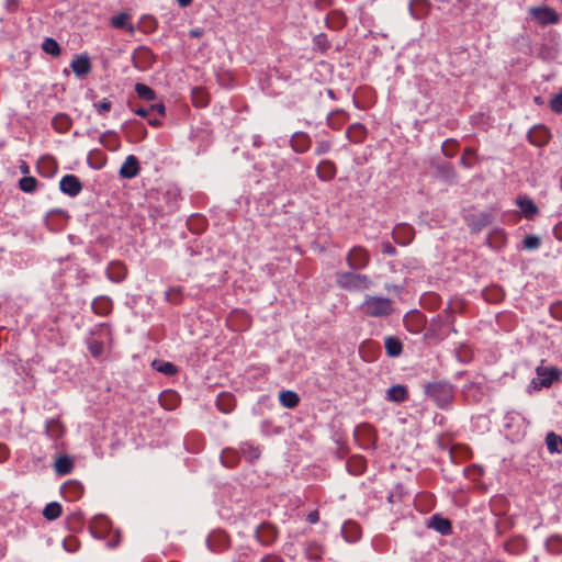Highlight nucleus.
<instances>
[{
	"label": "nucleus",
	"instance_id": "a18cd8bd",
	"mask_svg": "<svg viewBox=\"0 0 562 562\" xmlns=\"http://www.w3.org/2000/svg\"><path fill=\"white\" fill-rule=\"evenodd\" d=\"M42 49L47 55H50L53 57H58L61 54V48L56 40L53 37H45L42 43Z\"/></svg>",
	"mask_w": 562,
	"mask_h": 562
},
{
	"label": "nucleus",
	"instance_id": "c756f323",
	"mask_svg": "<svg viewBox=\"0 0 562 562\" xmlns=\"http://www.w3.org/2000/svg\"><path fill=\"white\" fill-rule=\"evenodd\" d=\"M239 450L243 457L250 463L258 460L261 454L260 447L250 441L241 442Z\"/></svg>",
	"mask_w": 562,
	"mask_h": 562
},
{
	"label": "nucleus",
	"instance_id": "f8f14e48",
	"mask_svg": "<svg viewBox=\"0 0 562 562\" xmlns=\"http://www.w3.org/2000/svg\"><path fill=\"white\" fill-rule=\"evenodd\" d=\"M59 189L69 196H77L82 190V183L75 175H65L59 181Z\"/></svg>",
	"mask_w": 562,
	"mask_h": 562
},
{
	"label": "nucleus",
	"instance_id": "37998d69",
	"mask_svg": "<svg viewBox=\"0 0 562 562\" xmlns=\"http://www.w3.org/2000/svg\"><path fill=\"white\" fill-rule=\"evenodd\" d=\"M324 553L323 546L317 541H310L305 546V555L308 560L317 561Z\"/></svg>",
	"mask_w": 562,
	"mask_h": 562
},
{
	"label": "nucleus",
	"instance_id": "69168bd1",
	"mask_svg": "<svg viewBox=\"0 0 562 562\" xmlns=\"http://www.w3.org/2000/svg\"><path fill=\"white\" fill-rule=\"evenodd\" d=\"M306 520L310 524H312V525L318 522L319 521V513H318V510L315 509V510H312L311 513H308L307 516H306Z\"/></svg>",
	"mask_w": 562,
	"mask_h": 562
},
{
	"label": "nucleus",
	"instance_id": "b1692460",
	"mask_svg": "<svg viewBox=\"0 0 562 562\" xmlns=\"http://www.w3.org/2000/svg\"><path fill=\"white\" fill-rule=\"evenodd\" d=\"M206 543L212 552H221L228 546V539L226 533L218 531L211 533L206 540Z\"/></svg>",
	"mask_w": 562,
	"mask_h": 562
},
{
	"label": "nucleus",
	"instance_id": "bb28decb",
	"mask_svg": "<svg viewBox=\"0 0 562 562\" xmlns=\"http://www.w3.org/2000/svg\"><path fill=\"white\" fill-rule=\"evenodd\" d=\"M341 535L347 542L353 543L361 537L360 526L355 521H346L341 527Z\"/></svg>",
	"mask_w": 562,
	"mask_h": 562
},
{
	"label": "nucleus",
	"instance_id": "412c9836",
	"mask_svg": "<svg viewBox=\"0 0 562 562\" xmlns=\"http://www.w3.org/2000/svg\"><path fill=\"white\" fill-rule=\"evenodd\" d=\"M91 308L95 315L106 316L113 310V301L106 295H99L92 301Z\"/></svg>",
	"mask_w": 562,
	"mask_h": 562
},
{
	"label": "nucleus",
	"instance_id": "4be33fe9",
	"mask_svg": "<svg viewBox=\"0 0 562 562\" xmlns=\"http://www.w3.org/2000/svg\"><path fill=\"white\" fill-rule=\"evenodd\" d=\"M316 175L322 181H330L337 175V167L334 161L323 159L316 167Z\"/></svg>",
	"mask_w": 562,
	"mask_h": 562
},
{
	"label": "nucleus",
	"instance_id": "a878e982",
	"mask_svg": "<svg viewBox=\"0 0 562 562\" xmlns=\"http://www.w3.org/2000/svg\"><path fill=\"white\" fill-rule=\"evenodd\" d=\"M256 537L261 544L270 546L277 538V530L274 527L263 524L257 529Z\"/></svg>",
	"mask_w": 562,
	"mask_h": 562
},
{
	"label": "nucleus",
	"instance_id": "ddd939ff",
	"mask_svg": "<svg viewBox=\"0 0 562 562\" xmlns=\"http://www.w3.org/2000/svg\"><path fill=\"white\" fill-rule=\"evenodd\" d=\"M60 494L67 502H76L83 494V486L79 481L69 480L60 487Z\"/></svg>",
	"mask_w": 562,
	"mask_h": 562
},
{
	"label": "nucleus",
	"instance_id": "09e8293b",
	"mask_svg": "<svg viewBox=\"0 0 562 562\" xmlns=\"http://www.w3.org/2000/svg\"><path fill=\"white\" fill-rule=\"evenodd\" d=\"M135 92L144 101H154L156 99V92L145 83H136Z\"/></svg>",
	"mask_w": 562,
	"mask_h": 562
},
{
	"label": "nucleus",
	"instance_id": "338daca9",
	"mask_svg": "<svg viewBox=\"0 0 562 562\" xmlns=\"http://www.w3.org/2000/svg\"><path fill=\"white\" fill-rule=\"evenodd\" d=\"M260 562H284L283 559L277 554H267L265 555Z\"/></svg>",
	"mask_w": 562,
	"mask_h": 562
},
{
	"label": "nucleus",
	"instance_id": "bf43d9fd",
	"mask_svg": "<svg viewBox=\"0 0 562 562\" xmlns=\"http://www.w3.org/2000/svg\"><path fill=\"white\" fill-rule=\"evenodd\" d=\"M550 108L554 113H562V91L551 99Z\"/></svg>",
	"mask_w": 562,
	"mask_h": 562
},
{
	"label": "nucleus",
	"instance_id": "f704fd0d",
	"mask_svg": "<svg viewBox=\"0 0 562 562\" xmlns=\"http://www.w3.org/2000/svg\"><path fill=\"white\" fill-rule=\"evenodd\" d=\"M72 121L69 115L65 113L56 114L52 120L53 128L58 133H66L70 130Z\"/></svg>",
	"mask_w": 562,
	"mask_h": 562
},
{
	"label": "nucleus",
	"instance_id": "052dcab7",
	"mask_svg": "<svg viewBox=\"0 0 562 562\" xmlns=\"http://www.w3.org/2000/svg\"><path fill=\"white\" fill-rule=\"evenodd\" d=\"M331 149V142L318 140L315 147V155L321 156L328 153Z\"/></svg>",
	"mask_w": 562,
	"mask_h": 562
},
{
	"label": "nucleus",
	"instance_id": "13d9d810",
	"mask_svg": "<svg viewBox=\"0 0 562 562\" xmlns=\"http://www.w3.org/2000/svg\"><path fill=\"white\" fill-rule=\"evenodd\" d=\"M458 148V144L454 139H447L442 144V153L447 157H453Z\"/></svg>",
	"mask_w": 562,
	"mask_h": 562
},
{
	"label": "nucleus",
	"instance_id": "1a4fd4ad",
	"mask_svg": "<svg viewBox=\"0 0 562 562\" xmlns=\"http://www.w3.org/2000/svg\"><path fill=\"white\" fill-rule=\"evenodd\" d=\"M454 316L450 306L446 307L442 313L438 314L431 321V328L438 325L437 335L438 336H447L450 330L456 333L453 328Z\"/></svg>",
	"mask_w": 562,
	"mask_h": 562
},
{
	"label": "nucleus",
	"instance_id": "6ab92c4d",
	"mask_svg": "<svg viewBox=\"0 0 562 562\" xmlns=\"http://www.w3.org/2000/svg\"><path fill=\"white\" fill-rule=\"evenodd\" d=\"M290 144L295 153L303 154L311 148L312 139L305 132H295L290 139Z\"/></svg>",
	"mask_w": 562,
	"mask_h": 562
},
{
	"label": "nucleus",
	"instance_id": "4d7b16f0",
	"mask_svg": "<svg viewBox=\"0 0 562 562\" xmlns=\"http://www.w3.org/2000/svg\"><path fill=\"white\" fill-rule=\"evenodd\" d=\"M94 110L100 115H104L105 113L110 112L112 109V102L108 98H103L101 101L93 103Z\"/></svg>",
	"mask_w": 562,
	"mask_h": 562
},
{
	"label": "nucleus",
	"instance_id": "8fccbe9b",
	"mask_svg": "<svg viewBox=\"0 0 562 562\" xmlns=\"http://www.w3.org/2000/svg\"><path fill=\"white\" fill-rule=\"evenodd\" d=\"M546 548L552 554L562 553V537L558 535L550 536L546 541Z\"/></svg>",
	"mask_w": 562,
	"mask_h": 562
},
{
	"label": "nucleus",
	"instance_id": "f03ea898",
	"mask_svg": "<svg viewBox=\"0 0 562 562\" xmlns=\"http://www.w3.org/2000/svg\"><path fill=\"white\" fill-rule=\"evenodd\" d=\"M360 312L368 317L385 318L393 314L394 303L391 299L380 295H366L359 305Z\"/></svg>",
	"mask_w": 562,
	"mask_h": 562
},
{
	"label": "nucleus",
	"instance_id": "774afa93",
	"mask_svg": "<svg viewBox=\"0 0 562 562\" xmlns=\"http://www.w3.org/2000/svg\"><path fill=\"white\" fill-rule=\"evenodd\" d=\"M553 235L558 240L562 241V223H559L553 228Z\"/></svg>",
	"mask_w": 562,
	"mask_h": 562
},
{
	"label": "nucleus",
	"instance_id": "3c124183",
	"mask_svg": "<svg viewBox=\"0 0 562 562\" xmlns=\"http://www.w3.org/2000/svg\"><path fill=\"white\" fill-rule=\"evenodd\" d=\"M160 404L167 409H173L178 403V395L172 391H165L159 397Z\"/></svg>",
	"mask_w": 562,
	"mask_h": 562
},
{
	"label": "nucleus",
	"instance_id": "4c0bfd02",
	"mask_svg": "<svg viewBox=\"0 0 562 562\" xmlns=\"http://www.w3.org/2000/svg\"><path fill=\"white\" fill-rule=\"evenodd\" d=\"M349 119V115L342 110L333 111L327 116V125L333 130H339Z\"/></svg>",
	"mask_w": 562,
	"mask_h": 562
},
{
	"label": "nucleus",
	"instance_id": "6e6d98bb",
	"mask_svg": "<svg viewBox=\"0 0 562 562\" xmlns=\"http://www.w3.org/2000/svg\"><path fill=\"white\" fill-rule=\"evenodd\" d=\"M541 246V238L536 235H527L522 240V248L527 250H536Z\"/></svg>",
	"mask_w": 562,
	"mask_h": 562
},
{
	"label": "nucleus",
	"instance_id": "de8ad7c7",
	"mask_svg": "<svg viewBox=\"0 0 562 562\" xmlns=\"http://www.w3.org/2000/svg\"><path fill=\"white\" fill-rule=\"evenodd\" d=\"M476 157H477L476 149H474L472 147H467L463 150V154L460 159V164L463 168L470 169L474 166Z\"/></svg>",
	"mask_w": 562,
	"mask_h": 562
},
{
	"label": "nucleus",
	"instance_id": "423d86ee",
	"mask_svg": "<svg viewBox=\"0 0 562 562\" xmlns=\"http://www.w3.org/2000/svg\"><path fill=\"white\" fill-rule=\"evenodd\" d=\"M156 60L155 54L147 46H138L132 54V64L139 71L150 69Z\"/></svg>",
	"mask_w": 562,
	"mask_h": 562
},
{
	"label": "nucleus",
	"instance_id": "5fc2aeb1",
	"mask_svg": "<svg viewBox=\"0 0 562 562\" xmlns=\"http://www.w3.org/2000/svg\"><path fill=\"white\" fill-rule=\"evenodd\" d=\"M313 46H314L315 50L325 53L330 47V43H329L327 36L325 34L321 33V34H317L314 36Z\"/></svg>",
	"mask_w": 562,
	"mask_h": 562
},
{
	"label": "nucleus",
	"instance_id": "9d476101",
	"mask_svg": "<svg viewBox=\"0 0 562 562\" xmlns=\"http://www.w3.org/2000/svg\"><path fill=\"white\" fill-rule=\"evenodd\" d=\"M164 204H159L157 212L159 214L172 213L179 206L180 191L177 188H170L161 193Z\"/></svg>",
	"mask_w": 562,
	"mask_h": 562
},
{
	"label": "nucleus",
	"instance_id": "5701e85b",
	"mask_svg": "<svg viewBox=\"0 0 562 562\" xmlns=\"http://www.w3.org/2000/svg\"><path fill=\"white\" fill-rule=\"evenodd\" d=\"M414 236L412 226L406 224H398L395 226L392 233L394 241L398 245L405 246L411 243Z\"/></svg>",
	"mask_w": 562,
	"mask_h": 562
},
{
	"label": "nucleus",
	"instance_id": "cd10ccee",
	"mask_svg": "<svg viewBox=\"0 0 562 562\" xmlns=\"http://www.w3.org/2000/svg\"><path fill=\"white\" fill-rule=\"evenodd\" d=\"M517 205L527 220H533V217L539 213L538 206L528 196L518 198Z\"/></svg>",
	"mask_w": 562,
	"mask_h": 562
},
{
	"label": "nucleus",
	"instance_id": "72a5a7b5",
	"mask_svg": "<svg viewBox=\"0 0 562 562\" xmlns=\"http://www.w3.org/2000/svg\"><path fill=\"white\" fill-rule=\"evenodd\" d=\"M54 469L58 475L69 474L74 469V460L67 454L59 456L54 463Z\"/></svg>",
	"mask_w": 562,
	"mask_h": 562
},
{
	"label": "nucleus",
	"instance_id": "aec40b11",
	"mask_svg": "<svg viewBox=\"0 0 562 562\" xmlns=\"http://www.w3.org/2000/svg\"><path fill=\"white\" fill-rule=\"evenodd\" d=\"M99 143L110 151H117L121 148V138L113 130H108L99 136Z\"/></svg>",
	"mask_w": 562,
	"mask_h": 562
},
{
	"label": "nucleus",
	"instance_id": "79ce46f5",
	"mask_svg": "<svg viewBox=\"0 0 562 562\" xmlns=\"http://www.w3.org/2000/svg\"><path fill=\"white\" fill-rule=\"evenodd\" d=\"M546 445L548 451L553 453H561L562 452V437L557 435L553 431H550L546 436Z\"/></svg>",
	"mask_w": 562,
	"mask_h": 562
},
{
	"label": "nucleus",
	"instance_id": "7ed1b4c3",
	"mask_svg": "<svg viewBox=\"0 0 562 562\" xmlns=\"http://www.w3.org/2000/svg\"><path fill=\"white\" fill-rule=\"evenodd\" d=\"M335 282L338 288L348 292H363L373 284L372 279L368 274L355 270L336 272Z\"/></svg>",
	"mask_w": 562,
	"mask_h": 562
},
{
	"label": "nucleus",
	"instance_id": "680f3d73",
	"mask_svg": "<svg viewBox=\"0 0 562 562\" xmlns=\"http://www.w3.org/2000/svg\"><path fill=\"white\" fill-rule=\"evenodd\" d=\"M550 314L557 319H562V302L552 304L550 307Z\"/></svg>",
	"mask_w": 562,
	"mask_h": 562
},
{
	"label": "nucleus",
	"instance_id": "49530a36",
	"mask_svg": "<svg viewBox=\"0 0 562 562\" xmlns=\"http://www.w3.org/2000/svg\"><path fill=\"white\" fill-rule=\"evenodd\" d=\"M61 513H63L61 505L57 502L48 503L43 509V516L47 520L57 519L58 517H60Z\"/></svg>",
	"mask_w": 562,
	"mask_h": 562
},
{
	"label": "nucleus",
	"instance_id": "473e14b6",
	"mask_svg": "<svg viewBox=\"0 0 562 562\" xmlns=\"http://www.w3.org/2000/svg\"><path fill=\"white\" fill-rule=\"evenodd\" d=\"M384 347L389 357H398L403 352V344L398 337L387 336L384 339Z\"/></svg>",
	"mask_w": 562,
	"mask_h": 562
},
{
	"label": "nucleus",
	"instance_id": "20e7f679",
	"mask_svg": "<svg viewBox=\"0 0 562 562\" xmlns=\"http://www.w3.org/2000/svg\"><path fill=\"white\" fill-rule=\"evenodd\" d=\"M424 392L439 408H449L454 400V387L448 382L437 381L427 383Z\"/></svg>",
	"mask_w": 562,
	"mask_h": 562
},
{
	"label": "nucleus",
	"instance_id": "603ef678",
	"mask_svg": "<svg viewBox=\"0 0 562 562\" xmlns=\"http://www.w3.org/2000/svg\"><path fill=\"white\" fill-rule=\"evenodd\" d=\"M37 180L32 176H25L19 180V188L25 193H33L37 188Z\"/></svg>",
	"mask_w": 562,
	"mask_h": 562
},
{
	"label": "nucleus",
	"instance_id": "2eb2a0df",
	"mask_svg": "<svg viewBox=\"0 0 562 562\" xmlns=\"http://www.w3.org/2000/svg\"><path fill=\"white\" fill-rule=\"evenodd\" d=\"M140 172L138 158L134 155H128L122 164L119 175L123 179H133Z\"/></svg>",
	"mask_w": 562,
	"mask_h": 562
},
{
	"label": "nucleus",
	"instance_id": "c9c22d12",
	"mask_svg": "<svg viewBox=\"0 0 562 562\" xmlns=\"http://www.w3.org/2000/svg\"><path fill=\"white\" fill-rule=\"evenodd\" d=\"M346 467L349 473H351L352 475H360L367 469V461L361 456H353L350 459H348Z\"/></svg>",
	"mask_w": 562,
	"mask_h": 562
},
{
	"label": "nucleus",
	"instance_id": "0e129e2a",
	"mask_svg": "<svg viewBox=\"0 0 562 562\" xmlns=\"http://www.w3.org/2000/svg\"><path fill=\"white\" fill-rule=\"evenodd\" d=\"M151 112L157 113L159 116L166 115V108L164 103H155L149 106V114Z\"/></svg>",
	"mask_w": 562,
	"mask_h": 562
},
{
	"label": "nucleus",
	"instance_id": "c03bdc74",
	"mask_svg": "<svg viewBox=\"0 0 562 562\" xmlns=\"http://www.w3.org/2000/svg\"><path fill=\"white\" fill-rule=\"evenodd\" d=\"M151 366L156 371L168 376L175 375L178 372L177 366L169 361L154 360Z\"/></svg>",
	"mask_w": 562,
	"mask_h": 562
},
{
	"label": "nucleus",
	"instance_id": "2f4dec72",
	"mask_svg": "<svg viewBox=\"0 0 562 562\" xmlns=\"http://www.w3.org/2000/svg\"><path fill=\"white\" fill-rule=\"evenodd\" d=\"M407 397V389L401 384L393 385L386 391V400L393 403H403Z\"/></svg>",
	"mask_w": 562,
	"mask_h": 562
},
{
	"label": "nucleus",
	"instance_id": "39448f33",
	"mask_svg": "<svg viewBox=\"0 0 562 562\" xmlns=\"http://www.w3.org/2000/svg\"><path fill=\"white\" fill-rule=\"evenodd\" d=\"M371 256L369 250L360 245L352 246L346 254V263L350 270L361 271L369 267Z\"/></svg>",
	"mask_w": 562,
	"mask_h": 562
},
{
	"label": "nucleus",
	"instance_id": "c85d7f7f",
	"mask_svg": "<svg viewBox=\"0 0 562 562\" xmlns=\"http://www.w3.org/2000/svg\"><path fill=\"white\" fill-rule=\"evenodd\" d=\"M106 155L98 148L91 149L87 156V164L95 170L102 169L106 164Z\"/></svg>",
	"mask_w": 562,
	"mask_h": 562
},
{
	"label": "nucleus",
	"instance_id": "f3484780",
	"mask_svg": "<svg viewBox=\"0 0 562 562\" xmlns=\"http://www.w3.org/2000/svg\"><path fill=\"white\" fill-rule=\"evenodd\" d=\"M110 25L115 30H125L130 35H134L136 32V26L133 24L131 15L126 12L113 15L110 19Z\"/></svg>",
	"mask_w": 562,
	"mask_h": 562
},
{
	"label": "nucleus",
	"instance_id": "393cba45",
	"mask_svg": "<svg viewBox=\"0 0 562 562\" xmlns=\"http://www.w3.org/2000/svg\"><path fill=\"white\" fill-rule=\"evenodd\" d=\"M346 137L355 144L362 143L367 137V128L361 123L351 124L346 131Z\"/></svg>",
	"mask_w": 562,
	"mask_h": 562
},
{
	"label": "nucleus",
	"instance_id": "58836bf2",
	"mask_svg": "<svg viewBox=\"0 0 562 562\" xmlns=\"http://www.w3.org/2000/svg\"><path fill=\"white\" fill-rule=\"evenodd\" d=\"M279 401L283 407L294 408L300 403V396L293 391L285 390L279 393Z\"/></svg>",
	"mask_w": 562,
	"mask_h": 562
},
{
	"label": "nucleus",
	"instance_id": "e433bc0d",
	"mask_svg": "<svg viewBox=\"0 0 562 562\" xmlns=\"http://www.w3.org/2000/svg\"><path fill=\"white\" fill-rule=\"evenodd\" d=\"M64 431H65L64 426L58 419L52 418L46 422L45 434L50 439H53V440L59 439L64 435Z\"/></svg>",
	"mask_w": 562,
	"mask_h": 562
},
{
	"label": "nucleus",
	"instance_id": "f257e3e1",
	"mask_svg": "<svg viewBox=\"0 0 562 562\" xmlns=\"http://www.w3.org/2000/svg\"><path fill=\"white\" fill-rule=\"evenodd\" d=\"M85 341L91 357L100 359L105 351V346L112 342V330L109 324L100 323L92 327Z\"/></svg>",
	"mask_w": 562,
	"mask_h": 562
},
{
	"label": "nucleus",
	"instance_id": "a211bd4d",
	"mask_svg": "<svg viewBox=\"0 0 562 562\" xmlns=\"http://www.w3.org/2000/svg\"><path fill=\"white\" fill-rule=\"evenodd\" d=\"M70 67L77 77L82 78L87 76L91 71V61L89 56L87 54L76 56L72 59Z\"/></svg>",
	"mask_w": 562,
	"mask_h": 562
},
{
	"label": "nucleus",
	"instance_id": "0eeeda50",
	"mask_svg": "<svg viewBox=\"0 0 562 562\" xmlns=\"http://www.w3.org/2000/svg\"><path fill=\"white\" fill-rule=\"evenodd\" d=\"M528 12L542 26L557 24L560 20L558 12L548 5L532 7Z\"/></svg>",
	"mask_w": 562,
	"mask_h": 562
},
{
	"label": "nucleus",
	"instance_id": "4468645a",
	"mask_svg": "<svg viewBox=\"0 0 562 562\" xmlns=\"http://www.w3.org/2000/svg\"><path fill=\"white\" fill-rule=\"evenodd\" d=\"M528 140L537 146V147H543L546 146L550 138L551 133L550 130L544 125H536L528 132Z\"/></svg>",
	"mask_w": 562,
	"mask_h": 562
},
{
	"label": "nucleus",
	"instance_id": "864d4df0",
	"mask_svg": "<svg viewBox=\"0 0 562 562\" xmlns=\"http://www.w3.org/2000/svg\"><path fill=\"white\" fill-rule=\"evenodd\" d=\"M326 21L330 29H340L345 25L346 19L342 13L335 11L327 16Z\"/></svg>",
	"mask_w": 562,
	"mask_h": 562
},
{
	"label": "nucleus",
	"instance_id": "6e6552de",
	"mask_svg": "<svg viewBox=\"0 0 562 562\" xmlns=\"http://www.w3.org/2000/svg\"><path fill=\"white\" fill-rule=\"evenodd\" d=\"M537 378L532 379L531 384L535 389L549 387L554 381L560 379V370L551 367H538L536 369Z\"/></svg>",
	"mask_w": 562,
	"mask_h": 562
},
{
	"label": "nucleus",
	"instance_id": "7c9ffc66",
	"mask_svg": "<svg viewBox=\"0 0 562 562\" xmlns=\"http://www.w3.org/2000/svg\"><path fill=\"white\" fill-rule=\"evenodd\" d=\"M235 405L236 401L233 394L227 392H222L221 394H218L216 398V407L221 412L228 414L235 408Z\"/></svg>",
	"mask_w": 562,
	"mask_h": 562
},
{
	"label": "nucleus",
	"instance_id": "a19ab883",
	"mask_svg": "<svg viewBox=\"0 0 562 562\" xmlns=\"http://www.w3.org/2000/svg\"><path fill=\"white\" fill-rule=\"evenodd\" d=\"M430 526L441 535H448L451 532L452 529L451 521L439 515H434L431 517Z\"/></svg>",
	"mask_w": 562,
	"mask_h": 562
},
{
	"label": "nucleus",
	"instance_id": "9b49d317",
	"mask_svg": "<svg viewBox=\"0 0 562 562\" xmlns=\"http://www.w3.org/2000/svg\"><path fill=\"white\" fill-rule=\"evenodd\" d=\"M465 222L473 232H480L493 222L488 212H472L465 215Z\"/></svg>",
	"mask_w": 562,
	"mask_h": 562
},
{
	"label": "nucleus",
	"instance_id": "ea45409f",
	"mask_svg": "<svg viewBox=\"0 0 562 562\" xmlns=\"http://www.w3.org/2000/svg\"><path fill=\"white\" fill-rule=\"evenodd\" d=\"M221 461L226 468H235L239 462V452L233 448H225L221 453Z\"/></svg>",
	"mask_w": 562,
	"mask_h": 562
},
{
	"label": "nucleus",
	"instance_id": "e2e57ef3",
	"mask_svg": "<svg viewBox=\"0 0 562 562\" xmlns=\"http://www.w3.org/2000/svg\"><path fill=\"white\" fill-rule=\"evenodd\" d=\"M381 247H382V252L384 255H387V256L396 255V248L390 241H383Z\"/></svg>",
	"mask_w": 562,
	"mask_h": 562
},
{
	"label": "nucleus",
	"instance_id": "dca6fc26",
	"mask_svg": "<svg viewBox=\"0 0 562 562\" xmlns=\"http://www.w3.org/2000/svg\"><path fill=\"white\" fill-rule=\"evenodd\" d=\"M105 274L111 282L121 283L127 276V268L122 261L114 260L108 265Z\"/></svg>",
	"mask_w": 562,
	"mask_h": 562
}]
</instances>
